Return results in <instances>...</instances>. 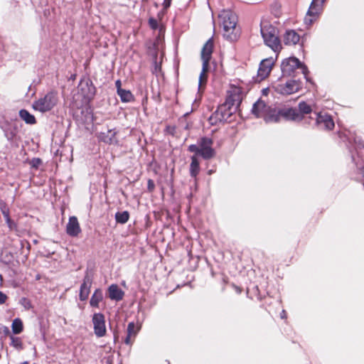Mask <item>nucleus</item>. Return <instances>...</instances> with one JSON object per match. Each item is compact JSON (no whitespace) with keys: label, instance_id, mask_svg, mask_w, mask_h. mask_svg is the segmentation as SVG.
Masks as SVG:
<instances>
[{"label":"nucleus","instance_id":"nucleus-1","mask_svg":"<svg viewBox=\"0 0 364 364\" xmlns=\"http://www.w3.org/2000/svg\"><path fill=\"white\" fill-rule=\"evenodd\" d=\"M219 18L223 29L224 38L230 41H236L240 34V30L237 28L236 14L230 10H224L219 14Z\"/></svg>","mask_w":364,"mask_h":364},{"label":"nucleus","instance_id":"nucleus-2","mask_svg":"<svg viewBox=\"0 0 364 364\" xmlns=\"http://www.w3.org/2000/svg\"><path fill=\"white\" fill-rule=\"evenodd\" d=\"M261 34L264 43L271 48L274 51H277L281 48L280 41L278 37V31L268 22H264L261 24Z\"/></svg>","mask_w":364,"mask_h":364},{"label":"nucleus","instance_id":"nucleus-3","mask_svg":"<svg viewBox=\"0 0 364 364\" xmlns=\"http://www.w3.org/2000/svg\"><path fill=\"white\" fill-rule=\"evenodd\" d=\"M252 112L257 117L264 118L267 123L276 122L278 119L276 109L267 106L265 102L260 100L254 104Z\"/></svg>","mask_w":364,"mask_h":364},{"label":"nucleus","instance_id":"nucleus-4","mask_svg":"<svg viewBox=\"0 0 364 364\" xmlns=\"http://www.w3.org/2000/svg\"><path fill=\"white\" fill-rule=\"evenodd\" d=\"M58 101L57 92L52 91L35 101L32 107L36 111L46 112L51 110L57 105Z\"/></svg>","mask_w":364,"mask_h":364},{"label":"nucleus","instance_id":"nucleus-5","mask_svg":"<svg viewBox=\"0 0 364 364\" xmlns=\"http://www.w3.org/2000/svg\"><path fill=\"white\" fill-rule=\"evenodd\" d=\"M231 105L232 103L230 101H226L224 104L220 105L217 110L210 117V123L214 124L218 122L228 121L232 114Z\"/></svg>","mask_w":364,"mask_h":364},{"label":"nucleus","instance_id":"nucleus-6","mask_svg":"<svg viewBox=\"0 0 364 364\" xmlns=\"http://www.w3.org/2000/svg\"><path fill=\"white\" fill-rule=\"evenodd\" d=\"M281 67L283 75L287 76L291 75L297 68H300L304 75H306L308 72L306 65L301 64L299 59L294 57L284 60Z\"/></svg>","mask_w":364,"mask_h":364},{"label":"nucleus","instance_id":"nucleus-7","mask_svg":"<svg viewBox=\"0 0 364 364\" xmlns=\"http://www.w3.org/2000/svg\"><path fill=\"white\" fill-rule=\"evenodd\" d=\"M300 83L296 80H289L286 83H279L273 86L274 90L282 95H291L299 90Z\"/></svg>","mask_w":364,"mask_h":364},{"label":"nucleus","instance_id":"nucleus-8","mask_svg":"<svg viewBox=\"0 0 364 364\" xmlns=\"http://www.w3.org/2000/svg\"><path fill=\"white\" fill-rule=\"evenodd\" d=\"M92 321L96 336L100 338L105 336L107 332L105 316L101 313H95L92 316Z\"/></svg>","mask_w":364,"mask_h":364},{"label":"nucleus","instance_id":"nucleus-9","mask_svg":"<svg viewBox=\"0 0 364 364\" xmlns=\"http://www.w3.org/2000/svg\"><path fill=\"white\" fill-rule=\"evenodd\" d=\"M325 0H313L306 16L304 18V23L310 26L314 21L316 16L320 13L322 4Z\"/></svg>","mask_w":364,"mask_h":364},{"label":"nucleus","instance_id":"nucleus-10","mask_svg":"<svg viewBox=\"0 0 364 364\" xmlns=\"http://www.w3.org/2000/svg\"><path fill=\"white\" fill-rule=\"evenodd\" d=\"M213 144V140L210 138L204 137L200 139V156L204 159H210L215 156V151L212 148Z\"/></svg>","mask_w":364,"mask_h":364},{"label":"nucleus","instance_id":"nucleus-11","mask_svg":"<svg viewBox=\"0 0 364 364\" xmlns=\"http://www.w3.org/2000/svg\"><path fill=\"white\" fill-rule=\"evenodd\" d=\"M276 115L278 116V119L276 122H279L281 118L294 121H299L303 118L298 110L294 108H283L279 110L276 109Z\"/></svg>","mask_w":364,"mask_h":364},{"label":"nucleus","instance_id":"nucleus-12","mask_svg":"<svg viewBox=\"0 0 364 364\" xmlns=\"http://www.w3.org/2000/svg\"><path fill=\"white\" fill-rule=\"evenodd\" d=\"M78 93L87 100H90L95 95V88L88 80H81L78 85Z\"/></svg>","mask_w":364,"mask_h":364},{"label":"nucleus","instance_id":"nucleus-13","mask_svg":"<svg viewBox=\"0 0 364 364\" xmlns=\"http://www.w3.org/2000/svg\"><path fill=\"white\" fill-rule=\"evenodd\" d=\"M274 65V60L273 58H269L262 60L258 69L257 77L259 80H262L268 77Z\"/></svg>","mask_w":364,"mask_h":364},{"label":"nucleus","instance_id":"nucleus-14","mask_svg":"<svg viewBox=\"0 0 364 364\" xmlns=\"http://www.w3.org/2000/svg\"><path fill=\"white\" fill-rule=\"evenodd\" d=\"M92 283V277L88 272H86L80 289V299L81 301H85L87 299Z\"/></svg>","mask_w":364,"mask_h":364},{"label":"nucleus","instance_id":"nucleus-15","mask_svg":"<svg viewBox=\"0 0 364 364\" xmlns=\"http://www.w3.org/2000/svg\"><path fill=\"white\" fill-rule=\"evenodd\" d=\"M316 124L322 128L331 130L334 127V122L330 115L326 113L316 114Z\"/></svg>","mask_w":364,"mask_h":364},{"label":"nucleus","instance_id":"nucleus-16","mask_svg":"<svg viewBox=\"0 0 364 364\" xmlns=\"http://www.w3.org/2000/svg\"><path fill=\"white\" fill-rule=\"evenodd\" d=\"M213 49V41L210 38L203 46L201 50V59L203 65H209Z\"/></svg>","mask_w":364,"mask_h":364},{"label":"nucleus","instance_id":"nucleus-17","mask_svg":"<svg viewBox=\"0 0 364 364\" xmlns=\"http://www.w3.org/2000/svg\"><path fill=\"white\" fill-rule=\"evenodd\" d=\"M67 233L73 237L77 236L80 232V225L77 218L72 216L69 218V221L66 227Z\"/></svg>","mask_w":364,"mask_h":364},{"label":"nucleus","instance_id":"nucleus-18","mask_svg":"<svg viewBox=\"0 0 364 364\" xmlns=\"http://www.w3.org/2000/svg\"><path fill=\"white\" fill-rule=\"evenodd\" d=\"M116 134L117 132L114 129H108L106 132L100 133L98 137L105 143L114 144L117 142Z\"/></svg>","mask_w":364,"mask_h":364},{"label":"nucleus","instance_id":"nucleus-19","mask_svg":"<svg viewBox=\"0 0 364 364\" xmlns=\"http://www.w3.org/2000/svg\"><path fill=\"white\" fill-rule=\"evenodd\" d=\"M109 297L112 300L120 301L124 296V291L117 285L112 284L108 289Z\"/></svg>","mask_w":364,"mask_h":364},{"label":"nucleus","instance_id":"nucleus-20","mask_svg":"<svg viewBox=\"0 0 364 364\" xmlns=\"http://www.w3.org/2000/svg\"><path fill=\"white\" fill-rule=\"evenodd\" d=\"M300 39L299 35L294 31H287L284 36V42L287 45H295Z\"/></svg>","mask_w":364,"mask_h":364},{"label":"nucleus","instance_id":"nucleus-21","mask_svg":"<svg viewBox=\"0 0 364 364\" xmlns=\"http://www.w3.org/2000/svg\"><path fill=\"white\" fill-rule=\"evenodd\" d=\"M209 70V65H203L202 71L199 76L198 81V90L200 91L203 90L206 84L208 75L207 73Z\"/></svg>","mask_w":364,"mask_h":364},{"label":"nucleus","instance_id":"nucleus-22","mask_svg":"<svg viewBox=\"0 0 364 364\" xmlns=\"http://www.w3.org/2000/svg\"><path fill=\"white\" fill-rule=\"evenodd\" d=\"M19 116L26 124H34L36 123L35 117L26 109H21L19 111Z\"/></svg>","mask_w":364,"mask_h":364},{"label":"nucleus","instance_id":"nucleus-23","mask_svg":"<svg viewBox=\"0 0 364 364\" xmlns=\"http://www.w3.org/2000/svg\"><path fill=\"white\" fill-rule=\"evenodd\" d=\"M102 292L100 289H96L90 299V304L92 306L97 307L99 303L102 300Z\"/></svg>","mask_w":364,"mask_h":364},{"label":"nucleus","instance_id":"nucleus-24","mask_svg":"<svg viewBox=\"0 0 364 364\" xmlns=\"http://www.w3.org/2000/svg\"><path fill=\"white\" fill-rule=\"evenodd\" d=\"M199 169H200V167H199L198 159L196 157V156H193L191 157V164L190 166V172H191V176L196 177V175L199 172Z\"/></svg>","mask_w":364,"mask_h":364},{"label":"nucleus","instance_id":"nucleus-25","mask_svg":"<svg viewBox=\"0 0 364 364\" xmlns=\"http://www.w3.org/2000/svg\"><path fill=\"white\" fill-rule=\"evenodd\" d=\"M117 94L123 102H129L134 100V96L129 90H119Z\"/></svg>","mask_w":364,"mask_h":364},{"label":"nucleus","instance_id":"nucleus-26","mask_svg":"<svg viewBox=\"0 0 364 364\" xmlns=\"http://www.w3.org/2000/svg\"><path fill=\"white\" fill-rule=\"evenodd\" d=\"M12 331L15 334H18L23 331V323L20 318H15L11 325Z\"/></svg>","mask_w":364,"mask_h":364},{"label":"nucleus","instance_id":"nucleus-27","mask_svg":"<svg viewBox=\"0 0 364 364\" xmlns=\"http://www.w3.org/2000/svg\"><path fill=\"white\" fill-rule=\"evenodd\" d=\"M129 215L127 211L118 212L115 215V219L117 223L124 224L129 220Z\"/></svg>","mask_w":364,"mask_h":364},{"label":"nucleus","instance_id":"nucleus-28","mask_svg":"<svg viewBox=\"0 0 364 364\" xmlns=\"http://www.w3.org/2000/svg\"><path fill=\"white\" fill-rule=\"evenodd\" d=\"M312 111L311 107L305 102H301L299 104V112L302 116V114H309Z\"/></svg>","mask_w":364,"mask_h":364},{"label":"nucleus","instance_id":"nucleus-29","mask_svg":"<svg viewBox=\"0 0 364 364\" xmlns=\"http://www.w3.org/2000/svg\"><path fill=\"white\" fill-rule=\"evenodd\" d=\"M139 331V327H136L134 322H130L127 326V334L134 338Z\"/></svg>","mask_w":364,"mask_h":364},{"label":"nucleus","instance_id":"nucleus-30","mask_svg":"<svg viewBox=\"0 0 364 364\" xmlns=\"http://www.w3.org/2000/svg\"><path fill=\"white\" fill-rule=\"evenodd\" d=\"M11 344L16 348L20 349L22 347V342L20 338L11 337Z\"/></svg>","mask_w":364,"mask_h":364},{"label":"nucleus","instance_id":"nucleus-31","mask_svg":"<svg viewBox=\"0 0 364 364\" xmlns=\"http://www.w3.org/2000/svg\"><path fill=\"white\" fill-rule=\"evenodd\" d=\"M41 163L42 161L38 158H34L29 162L30 165L35 168H38Z\"/></svg>","mask_w":364,"mask_h":364},{"label":"nucleus","instance_id":"nucleus-32","mask_svg":"<svg viewBox=\"0 0 364 364\" xmlns=\"http://www.w3.org/2000/svg\"><path fill=\"white\" fill-rule=\"evenodd\" d=\"M188 150L191 152H194L196 154L200 155V145H199V144L198 145H196V144L190 145L189 147H188Z\"/></svg>","mask_w":364,"mask_h":364},{"label":"nucleus","instance_id":"nucleus-33","mask_svg":"<svg viewBox=\"0 0 364 364\" xmlns=\"http://www.w3.org/2000/svg\"><path fill=\"white\" fill-rule=\"evenodd\" d=\"M5 136L8 140L11 141L14 139V138L15 136V132L13 131H11V132L5 131Z\"/></svg>","mask_w":364,"mask_h":364},{"label":"nucleus","instance_id":"nucleus-34","mask_svg":"<svg viewBox=\"0 0 364 364\" xmlns=\"http://www.w3.org/2000/svg\"><path fill=\"white\" fill-rule=\"evenodd\" d=\"M7 296L2 291H0V304H3L6 302Z\"/></svg>","mask_w":364,"mask_h":364},{"label":"nucleus","instance_id":"nucleus-35","mask_svg":"<svg viewBox=\"0 0 364 364\" xmlns=\"http://www.w3.org/2000/svg\"><path fill=\"white\" fill-rule=\"evenodd\" d=\"M132 337H133L132 336H129L127 334V336L124 340V343L127 345H132L133 343V340L132 339Z\"/></svg>","mask_w":364,"mask_h":364},{"label":"nucleus","instance_id":"nucleus-36","mask_svg":"<svg viewBox=\"0 0 364 364\" xmlns=\"http://www.w3.org/2000/svg\"><path fill=\"white\" fill-rule=\"evenodd\" d=\"M6 222L11 230L15 228V223L11 220V218L9 219V221L6 220Z\"/></svg>","mask_w":364,"mask_h":364},{"label":"nucleus","instance_id":"nucleus-37","mask_svg":"<svg viewBox=\"0 0 364 364\" xmlns=\"http://www.w3.org/2000/svg\"><path fill=\"white\" fill-rule=\"evenodd\" d=\"M115 85H116V87H117V92H119V90H123L122 87H121V85H122V82L119 80H117L115 82Z\"/></svg>","mask_w":364,"mask_h":364},{"label":"nucleus","instance_id":"nucleus-38","mask_svg":"<svg viewBox=\"0 0 364 364\" xmlns=\"http://www.w3.org/2000/svg\"><path fill=\"white\" fill-rule=\"evenodd\" d=\"M2 213L6 219V220H8L9 221V219H10V217H9V211L8 210H2Z\"/></svg>","mask_w":364,"mask_h":364},{"label":"nucleus","instance_id":"nucleus-39","mask_svg":"<svg viewBox=\"0 0 364 364\" xmlns=\"http://www.w3.org/2000/svg\"><path fill=\"white\" fill-rule=\"evenodd\" d=\"M23 304L27 309H29L31 307V304L26 299H23Z\"/></svg>","mask_w":364,"mask_h":364},{"label":"nucleus","instance_id":"nucleus-40","mask_svg":"<svg viewBox=\"0 0 364 364\" xmlns=\"http://www.w3.org/2000/svg\"><path fill=\"white\" fill-rule=\"evenodd\" d=\"M149 23H150L151 26L153 28H155V27H156V21L155 20H154V19H152V18H151V19H150V20H149Z\"/></svg>","mask_w":364,"mask_h":364},{"label":"nucleus","instance_id":"nucleus-41","mask_svg":"<svg viewBox=\"0 0 364 364\" xmlns=\"http://www.w3.org/2000/svg\"><path fill=\"white\" fill-rule=\"evenodd\" d=\"M165 4L166 6H169L170 5V0H165Z\"/></svg>","mask_w":364,"mask_h":364},{"label":"nucleus","instance_id":"nucleus-42","mask_svg":"<svg viewBox=\"0 0 364 364\" xmlns=\"http://www.w3.org/2000/svg\"><path fill=\"white\" fill-rule=\"evenodd\" d=\"M234 92L236 93L239 92H240V89L239 88H235Z\"/></svg>","mask_w":364,"mask_h":364},{"label":"nucleus","instance_id":"nucleus-43","mask_svg":"<svg viewBox=\"0 0 364 364\" xmlns=\"http://www.w3.org/2000/svg\"><path fill=\"white\" fill-rule=\"evenodd\" d=\"M284 315H285V311H282V316H282V318H284Z\"/></svg>","mask_w":364,"mask_h":364},{"label":"nucleus","instance_id":"nucleus-44","mask_svg":"<svg viewBox=\"0 0 364 364\" xmlns=\"http://www.w3.org/2000/svg\"><path fill=\"white\" fill-rule=\"evenodd\" d=\"M151 181H149V187L150 186H154V184H151Z\"/></svg>","mask_w":364,"mask_h":364},{"label":"nucleus","instance_id":"nucleus-45","mask_svg":"<svg viewBox=\"0 0 364 364\" xmlns=\"http://www.w3.org/2000/svg\"><path fill=\"white\" fill-rule=\"evenodd\" d=\"M151 181H149V187L150 186H154V184H151Z\"/></svg>","mask_w":364,"mask_h":364},{"label":"nucleus","instance_id":"nucleus-46","mask_svg":"<svg viewBox=\"0 0 364 364\" xmlns=\"http://www.w3.org/2000/svg\"><path fill=\"white\" fill-rule=\"evenodd\" d=\"M22 364H29V363L27 361H25Z\"/></svg>","mask_w":364,"mask_h":364}]
</instances>
